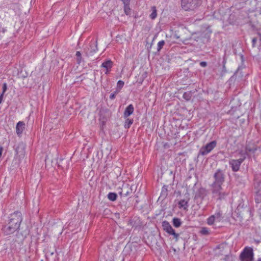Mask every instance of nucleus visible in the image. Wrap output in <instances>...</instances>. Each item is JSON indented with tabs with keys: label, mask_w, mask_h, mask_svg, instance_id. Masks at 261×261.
Returning <instances> with one entry per match:
<instances>
[{
	"label": "nucleus",
	"mask_w": 261,
	"mask_h": 261,
	"mask_svg": "<svg viewBox=\"0 0 261 261\" xmlns=\"http://www.w3.org/2000/svg\"><path fill=\"white\" fill-rule=\"evenodd\" d=\"M4 93H2L0 94V104L2 103V102L3 101V97H4Z\"/></svg>",
	"instance_id": "nucleus-39"
},
{
	"label": "nucleus",
	"mask_w": 261,
	"mask_h": 261,
	"mask_svg": "<svg viewBox=\"0 0 261 261\" xmlns=\"http://www.w3.org/2000/svg\"><path fill=\"white\" fill-rule=\"evenodd\" d=\"M171 235H173L174 236V238L175 239L176 241H177L179 238V234L177 233L174 231Z\"/></svg>",
	"instance_id": "nucleus-36"
},
{
	"label": "nucleus",
	"mask_w": 261,
	"mask_h": 261,
	"mask_svg": "<svg viewBox=\"0 0 261 261\" xmlns=\"http://www.w3.org/2000/svg\"><path fill=\"white\" fill-rule=\"evenodd\" d=\"M97 42L91 41L90 42L89 48H88L89 54L92 55L97 50Z\"/></svg>",
	"instance_id": "nucleus-17"
},
{
	"label": "nucleus",
	"mask_w": 261,
	"mask_h": 261,
	"mask_svg": "<svg viewBox=\"0 0 261 261\" xmlns=\"http://www.w3.org/2000/svg\"><path fill=\"white\" fill-rule=\"evenodd\" d=\"M130 4H124V10L126 15L130 14V8L129 7Z\"/></svg>",
	"instance_id": "nucleus-30"
},
{
	"label": "nucleus",
	"mask_w": 261,
	"mask_h": 261,
	"mask_svg": "<svg viewBox=\"0 0 261 261\" xmlns=\"http://www.w3.org/2000/svg\"><path fill=\"white\" fill-rule=\"evenodd\" d=\"M115 215H116V216H117V217H119V215H120L119 213H116V214H115Z\"/></svg>",
	"instance_id": "nucleus-42"
},
{
	"label": "nucleus",
	"mask_w": 261,
	"mask_h": 261,
	"mask_svg": "<svg viewBox=\"0 0 261 261\" xmlns=\"http://www.w3.org/2000/svg\"><path fill=\"white\" fill-rule=\"evenodd\" d=\"M119 93V90H116L113 93H111L110 96V98L111 99H114L115 98L116 95L117 94Z\"/></svg>",
	"instance_id": "nucleus-34"
},
{
	"label": "nucleus",
	"mask_w": 261,
	"mask_h": 261,
	"mask_svg": "<svg viewBox=\"0 0 261 261\" xmlns=\"http://www.w3.org/2000/svg\"><path fill=\"white\" fill-rule=\"evenodd\" d=\"M136 221L137 220L135 219V218L130 219L127 223V225L129 226L132 227H137V224L136 223Z\"/></svg>",
	"instance_id": "nucleus-26"
},
{
	"label": "nucleus",
	"mask_w": 261,
	"mask_h": 261,
	"mask_svg": "<svg viewBox=\"0 0 261 261\" xmlns=\"http://www.w3.org/2000/svg\"><path fill=\"white\" fill-rule=\"evenodd\" d=\"M200 233L202 235H208L210 234L209 230L206 227H202L200 231Z\"/></svg>",
	"instance_id": "nucleus-31"
},
{
	"label": "nucleus",
	"mask_w": 261,
	"mask_h": 261,
	"mask_svg": "<svg viewBox=\"0 0 261 261\" xmlns=\"http://www.w3.org/2000/svg\"><path fill=\"white\" fill-rule=\"evenodd\" d=\"M25 150V145L23 142L19 143L15 148L16 154L20 158H23L24 156Z\"/></svg>",
	"instance_id": "nucleus-9"
},
{
	"label": "nucleus",
	"mask_w": 261,
	"mask_h": 261,
	"mask_svg": "<svg viewBox=\"0 0 261 261\" xmlns=\"http://www.w3.org/2000/svg\"><path fill=\"white\" fill-rule=\"evenodd\" d=\"M212 216H214V218L216 221L220 222L222 218V211L219 209L217 210L215 213L214 215H212Z\"/></svg>",
	"instance_id": "nucleus-19"
},
{
	"label": "nucleus",
	"mask_w": 261,
	"mask_h": 261,
	"mask_svg": "<svg viewBox=\"0 0 261 261\" xmlns=\"http://www.w3.org/2000/svg\"><path fill=\"white\" fill-rule=\"evenodd\" d=\"M7 31L6 29V28H3L2 29V32L3 33H5V32Z\"/></svg>",
	"instance_id": "nucleus-41"
},
{
	"label": "nucleus",
	"mask_w": 261,
	"mask_h": 261,
	"mask_svg": "<svg viewBox=\"0 0 261 261\" xmlns=\"http://www.w3.org/2000/svg\"><path fill=\"white\" fill-rule=\"evenodd\" d=\"M75 55L76 56L77 64L80 65L82 61V57L81 53H80V51H77L76 52Z\"/></svg>",
	"instance_id": "nucleus-27"
},
{
	"label": "nucleus",
	"mask_w": 261,
	"mask_h": 261,
	"mask_svg": "<svg viewBox=\"0 0 261 261\" xmlns=\"http://www.w3.org/2000/svg\"><path fill=\"white\" fill-rule=\"evenodd\" d=\"M207 221V224L209 225H212L214 224V222L216 221V220L214 219V216L211 215L206 220Z\"/></svg>",
	"instance_id": "nucleus-29"
},
{
	"label": "nucleus",
	"mask_w": 261,
	"mask_h": 261,
	"mask_svg": "<svg viewBox=\"0 0 261 261\" xmlns=\"http://www.w3.org/2000/svg\"><path fill=\"white\" fill-rule=\"evenodd\" d=\"M217 145V141L214 140L202 146L199 150V155H205L210 153Z\"/></svg>",
	"instance_id": "nucleus-6"
},
{
	"label": "nucleus",
	"mask_w": 261,
	"mask_h": 261,
	"mask_svg": "<svg viewBox=\"0 0 261 261\" xmlns=\"http://www.w3.org/2000/svg\"><path fill=\"white\" fill-rule=\"evenodd\" d=\"M165 41L164 40L160 41L158 43V47L157 50L158 51H160L161 49L163 48V46L165 45Z\"/></svg>",
	"instance_id": "nucleus-33"
},
{
	"label": "nucleus",
	"mask_w": 261,
	"mask_h": 261,
	"mask_svg": "<svg viewBox=\"0 0 261 261\" xmlns=\"http://www.w3.org/2000/svg\"><path fill=\"white\" fill-rule=\"evenodd\" d=\"M134 111V108L132 104L129 105L125 109L123 117L124 118H127L128 116L132 115Z\"/></svg>",
	"instance_id": "nucleus-15"
},
{
	"label": "nucleus",
	"mask_w": 261,
	"mask_h": 261,
	"mask_svg": "<svg viewBox=\"0 0 261 261\" xmlns=\"http://www.w3.org/2000/svg\"><path fill=\"white\" fill-rule=\"evenodd\" d=\"M192 96V94L191 91L186 92L183 94V98L187 101L190 100Z\"/></svg>",
	"instance_id": "nucleus-25"
},
{
	"label": "nucleus",
	"mask_w": 261,
	"mask_h": 261,
	"mask_svg": "<svg viewBox=\"0 0 261 261\" xmlns=\"http://www.w3.org/2000/svg\"><path fill=\"white\" fill-rule=\"evenodd\" d=\"M22 221V216L20 212L16 211L10 214L8 220L3 226L2 232L5 236L10 235L19 229Z\"/></svg>",
	"instance_id": "nucleus-1"
},
{
	"label": "nucleus",
	"mask_w": 261,
	"mask_h": 261,
	"mask_svg": "<svg viewBox=\"0 0 261 261\" xmlns=\"http://www.w3.org/2000/svg\"><path fill=\"white\" fill-rule=\"evenodd\" d=\"M190 200L189 194H185V197L180 199L178 202V206L179 208H183L187 211L189 206V202Z\"/></svg>",
	"instance_id": "nucleus-8"
},
{
	"label": "nucleus",
	"mask_w": 261,
	"mask_h": 261,
	"mask_svg": "<svg viewBox=\"0 0 261 261\" xmlns=\"http://www.w3.org/2000/svg\"><path fill=\"white\" fill-rule=\"evenodd\" d=\"M253 253L252 248L245 249L240 255V258L253 259Z\"/></svg>",
	"instance_id": "nucleus-11"
},
{
	"label": "nucleus",
	"mask_w": 261,
	"mask_h": 261,
	"mask_svg": "<svg viewBox=\"0 0 261 261\" xmlns=\"http://www.w3.org/2000/svg\"><path fill=\"white\" fill-rule=\"evenodd\" d=\"M257 41L256 38H253L252 40V47H254L255 46V44Z\"/></svg>",
	"instance_id": "nucleus-37"
},
{
	"label": "nucleus",
	"mask_w": 261,
	"mask_h": 261,
	"mask_svg": "<svg viewBox=\"0 0 261 261\" xmlns=\"http://www.w3.org/2000/svg\"><path fill=\"white\" fill-rule=\"evenodd\" d=\"M113 66V62L111 60L104 61L101 65V67L106 69L105 74H108Z\"/></svg>",
	"instance_id": "nucleus-12"
},
{
	"label": "nucleus",
	"mask_w": 261,
	"mask_h": 261,
	"mask_svg": "<svg viewBox=\"0 0 261 261\" xmlns=\"http://www.w3.org/2000/svg\"><path fill=\"white\" fill-rule=\"evenodd\" d=\"M257 261H261V258H259L257 259Z\"/></svg>",
	"instance_id": "nucleus-43"
},
{
	"label": "nucleus",
	"mask_w": 261,
	"mask_h": 261,
	"mask_svg": "<svg viewBox=\"0 0 261 261\" xmlns=\"http://www.w3.org/2000/svg\"><path fill=\"white\" fill-rule=\"evenodd\" d=\"M7 90V83H5L3 84V91H2V93L5 94V93L6 92Z\"/></svg>",
	"instance_id": "nucleus-35"
},
{
	"label": "nucleus",
	"mask_w": 261,
	"mask_h": 261,
	"mask_svg": "<svg viewBox=\"0 0 261 261\" xmlns=\"http://www.w3.org/2000/svg\"><path fill=\"white\" fill-rule=\"evenodd\" d=\"M162 227L164 230L170 235H171L175 231L170 223L167 221H164L162 222Z\"/></svg>",
	"instance_id": "nucleus-13"
},
{
	"label": "nucleus",
	"mask_w": 261,
	"mask_h": 261,
	"mask_svg": "<svg viewBox=\"0 0 261 261\" xmlns=\"http://www.w3.org/2000/svg\"><path fill=\"white\" fill-rule=\"evenodd\" d=\"M245 149L249 153H254L257 149V146L251 142H249L246 144L245 146Z\"/></svg>",
	"instance_id": "nucleus-14"
},
{
	"label": "nucleus",
	"mask_w": 261,
	"mask_h": 261,
	"mask_svg": "<svg viewBox=\"0 0 261 261\" xmlns=\"http://www.w3.org/2000/svg\"><path fill=\"white\" fill-rule=\"evenodd\" d=\"M124 85V82L121 80H119L118 81L117 84V89L116 90H119V92L120 91L122 87Z\"/></svg>",
	"instance_id": "nucleus-28"
},
{
	"label": "nucleus",
	"mask_w": 261,
	"mask_h": 261,
	"mask_svg": "<svg viewBox=\"0 0 261 261\" xmlns=\"http://www.w3.org/2000/svg\"><path fill=\"white\" fill-rule=\"evenodd\" d=\"M23 240L24 237L22 234L21 232L17 231L11 242V249L13 250H16L17 248L19 249L22 244Z\"/></svg>",
	"instance_id": "nucleus-5"
},
{
	"label": "nucleus",
	"mask_w": 261,
	"mask_h": 261,
	"mask_svg": "<svg viewBox=\"0 0 261 261\" xmlns=\"http://www.w3.org/2000/svg\"><path fill=\"white\" fill-rule=\"evenodd\" d=\"M212 197L217 201L226 200L229 195V191H223L222 187L211 188Z\"/></svg>",
	"instance_id": "nucleus-3"
},
{
	"label": "nucleus",
	"mask_w": 261,
	"mask_h": 261,
	"mask_svg": "<svg viewBox=\"0 0 261 261\" xmlns=\"http://www.w3.org/2000/svg\"><path fill=\"white\" fill-rule=\"evenodd\" d=\"M206 194V191L205 189L201 188L198 190L197 196L201 198H203L205 196Z\"/></svg>",
	"instance_id": "nucleus-20"
},
{
	"label": "nucleus",
	"mask_w": 261,
	"mask_h": 261,
	"mask_svg": "<svg viewBox=\"0 0 261 261\" xmlns=\"http://www.w3.org/2000/svg\"><path fill=\"white\" fill-rule=\"evenodd\" d=\"M200 65L201 67H205L207 66V63L205 61H202L200 63Z\"/></svg>",
	"instance_id": "nucleus-38"
},
{
	"label": "nucleus",
	"mask_w": 261,
	"mask_h": 261,
	"mask_svg": "<svg viewBox=\"0 0 261 261\" xmlns=\"http://www.w3.org/2000/svg\"><path fill=\"white\" fill-rule=\"evenodd\" d=\"M168 195V186L164 185L162 188L160 198L163 200L165 199Z\"/></svg>",
	"instance_id": "nucleus-18"
},
{
	"label": "nucleus",
	"mask_w": 261,
	"mask_h": 261,
	"mask_svg": "<svg viewBox=\"0 0 261 261\" xmlns=\"http://www.w3.org/2000/svg\"><path fill=\"white\" fill-rule=\"evenodd\" d=\"M173 226L176 228L179 227L181 225V222L179 218L174 217L172 219Z\"/></svg>",
	"instance_id": "nucleus-21"
},
{
	"label": "nucleus",
	"mask_w": 261,
	"mask_h": 261,
	"mask_svg": "<svg viewBox=\"0 0 261 261\" xmlns=\"http://www.w3.org/2000/svg\"><path fill=\"white\" fill-rule=\"evenodd\" d=\"M241 261H252L253 259L240 258Z\"/></svg>",
	"instance_id": "nucleus-40"
},
{
	"label": "nucleus",
	"mask_w": 261,
	"mask_h": 261,
	"mask_svg": "<svg viewBox=\"0 0 261 261\" xmlns=\"http://www.w3.org/2000/svg\"><path fill=\"white\" fill-rule=\"evenodd\" d=\"M225 178V170L221 169H217L214 173V181L210 185L211 188L222 187Z\"/></svg>",
	"instance_id": "nucleus-2"
},
{
	"label": "nucleus",
	"mask_w": 261,
	"mask_h": 261,
	"mask_svg": "<svg viewBox=\"0 0 261 261\" xmlns=\"http://www.w3.org/2000/svg\"><path fill=\"white\" fill-rule=\"evenodd\" d=\"M24 126H25V124L23 121H19L17 123L16 126V132L17 135L18 136H20L22 134L23 130L24 129Z\"/></svg>",
	"instance_id": "nucleus-16"
},
{
	"label": "nucleus",
	"mask_w": 261,
	"mask_h": 261,
	"mask_svg": "<svg viewBox=\"0 0 261 261\" xmlns=\"http://www.w3.org/2000/svg\"><path fill=\"white\" fill-rule=\"evenodd\" d=\"M125 119L124 126L125 128H129L133 124L134 120L133 119L128 118V117Z\"/></svg>",
	"instance_id": "nucleus-23"
},
{
	"label": "nucleus",
	"mask_w": 261,
	"mask_h": 261,
	"mask_svg": "<svg viewBox=\"0 0 261 261\" xmlns=\"http://www.w3.org/2000/svg\"><path fill=\"white\" fill-rule=\"evenodd\" d=\"M244 161V158H240L238 160L231 159L229 161V165L233 172H237L239 170L241 165Z\"/></svg>",
	"instance_id": "nucleus-7"
},
{
	"label": "nucleus",
	"mask_w": 261,
	"mask_h": 261,
	"mask_svg": "<svg viewBox=\"0 0 261 261\" xmlns=\"http://www.w3.org/2000/svg\"><path fill=\"white\" fill-rule=\"evenodd\" d=\"M201 4V0H181V8L186 11H193Z\"/></svg>",
	"instance_id": "nucleus-4"
},
{
	"label": "nucleus",
	"mask_w": 261,
	"mask_h": 261,
	"mask_svg": "<svg viewBox=\"0 0 261 261\" xmlns=\"http://www.w3.org/2000/svg\"><path fill=\"white\" fill-rule=\"evenodd\" d=\"M239 154L242 157V158H244V160L246 159L247 156H249V153L246 150L245 151L243 150H240L239 151Z\"/></svg>",
	"instance_id": "nucleus-32"
},
{
	"label": "nucleus",
	"mask_w": 261,
	"mask_h": 261,
	"mask_svg": "<svg viewBox=\"0 0 261 261\" xmlns=\"http://www.w3.org/2000/svg\"><path fill=\"white\" fill-rule=\"evenodd\" d=\"M117 197V194L116 193L110 192L108 194V198L112 201H115Z\"/></svg>",
	"instance_id": "nucleus-22"
},
{
	"label": "nucleus",
	"mask_w": 261,
	"mask_h": 261,
	"mask_svg": "<svg viewBox=\"0 0 261 261\" xmlns=\"http://www.w3.org/2000/svg\"><path fill=\"white\" fill-rule=\"evenodd\" d=\"M131 189L128 184H123L121 191L119 192L121 196H127L131 193Z\"/></svg>",
	"instance_id": "nucleus-10"
},
{
	"label": "nucleus",
	"mask_w": 261,
	"mask_h": 261,
	"mask_svg": "<svg viewBox=\"0 0 261 261\" xmlns=\"http://www.w3.org/2000/svg\"><path fill=\"white\" fill-rule=\"evenodd\" d=\"M151 10H152V12L150 14L149 17L151 19H154L157 16L156 7L155 6L152 7Z\"/></svg>",
	"instance_id": "nucleus-24"
}]
</instances>
